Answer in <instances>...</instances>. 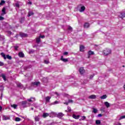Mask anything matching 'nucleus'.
Returning <instances> with one entry per match:
<instances>
[{"label":"nucleus","mask_w":125,"mask_h":125,"mask_svg":"<svg viewBox=\"0 0 125 125\" xmlns=\"http://www.w3.org/2000/svg\"><path fill=\"white\" fill-rule=\"evenodd\" d=\"M31 110H34V108H31Z\"/></svg>","instance_id":"nucleus-60"},{"label":"nucleus","mask_w":125,"mask_h":125,"mask_svg":"<svg viewBox=\"0 0 125 125\" xmlns=\"http://www.w3.org/2000/svg\"><path fill=\"white\" fill-rule=\"evenodd\" d=\"M63 55H68V52H64L63 53Z\"/></svg>","instance_id":"nucleus-48"},{"label":"nucleus","mask_w":125,"mask_h":125,"mask_svg":"<svg viewBox=\"0 0 125 125\" xmlns=\"http://www.w3.org/2000/svg\"><path fill=\"white\" fill-rule=\"evenodd\" d=\"M44 62L45 64H48V63H49L48 61H47L46 60H44Z\"/></svg>","instance_id":"nucleus-46"},{"label":"nucleus","mask_w":125,"mask_h":125,"mask_svg":"<svg viewBox=\"0 0 125 125\" xmlns=\"http://www.w3.org/2000/svg\"><path fill=\"white\" fill-rule=\"evenodd\" d=\"M9 118L5 116H3V120H4V121H6L7 120H9Z\"/></svg>","instance_id":"nucleus-30"},{"label":"nucleus","mask_w":125,"mask_h":125,"mask_svg":"<svg viewBox=\"0 0 125 125\" xmlns=\"http://www.w3.org/2000/svg\"><path fill=\"white\" fill-rule=\"evenodd\" d=\"M1 110H2V106H0V111H1Z\"/></svg>","instance_id":"nucleus-54"},{"label":"nucleus","mask_w":125,"mask_h":125,"mask_svg":"<svg viewBox=\"0 0 125 125\" xmlns=\"http://www.w3.org/2000/svg\"><path fill=\"white\" fill-rule=\"evenodd\" d=\"M123 119H125V115H124V116H122L120 117L119 120H123Z\"/></svg>","instance_id":"nucleus-37"},{"label":"nucleus","mask_w":125,"mask_h":125,"mask_svg":"<svg viewBox=\"0 0 125 125\" xmlns=\"http://www.w3.org/2000/svg\"><path fill=\"white\" fill-rule=\"evenodd\" d=\"M98 117H102V114H98Z\"/></svg>","instance_id":"nucleus-51"},{"label":"nucleus","mask_w":125,"mask_h":125,"mask_svg":"<svg viewBox=\"0 0 125 125\" xmlns=\"http://www.w3.org/2000/svg\"><path fill=\"white\" fill-rule=\"evenodd\" d=\"M39 37L41 38H42V39H44V35H43V36H40Z\"/></svg>","instance_id":"nucleus-47"},{"label":"nucleus","mask_w":125,"mask_h":125,"mask_svg":"<svg viewBox=\"0 0 125 125\" xmlns=\"http://www.w3.org/2000/svg\"><path fill=\"white\" fill-rule=\"evenodd\" d=\"M6 14V12H5V7H3L2 9V14H1V15H4Z\"/></svg>","instance_id":"nucleus-13"},{"label":"nucleus","mask_w":125,"mask_h":125,"mask_svg":"<svg viewBox=\"0 0 125 125\" xmlns=\"http://www.w3.org/2000/svg\"><path fill=\"white\" fill-rule=\"evenodd\" d=\"M34 51H30V53H34Z\"/></svg>","instance_id":"nucleus-55"},{"label":"nucleus","mask_w":125,"mask_h":125,"mask_svg":"<svg viewBox=\"0 0 125 125\" xmlns=\"http://www.w3.org/2000/svg\"><path fill=\"white\" fill-rule=\"evenodd\" d=\"M32 99H34L33 97H31L30 99H27V101L29 102H32L33 101H32Z\"/></svg>","instance_id":"nucleus-36"},{"label":"nucleus","mask_w":125,"mask_h":125,"mask_svg":"<svg viewBox=\"0 0 125 125\" xmlns=\"http://www.w3.org/2000/svg\"><path fill=\"white\" fill-rule=\"evenodd\" d=\"M4 19V18L3 17L0 16V21L3 20Z\"/></svg>","instance_id":"nucleus-45"},{"label":"nucleus","mask_w":125,"mask_h":125,"mask_svg":"<svg viewBox=\"0 0 125 125\" xmlns=\"http://www.w3.org/2000/svg\"><path fill=\"white\" fill-rule=\"evenodd\" d=\"M57 117L59 119H61V118H62V117H64V114H63V113L62 112L58 113L57 114Z\"/></svg>","instance_id":"nucleus-6"},{"label":"nucleus","mask_w":125,"mask_h":125,"mask_svg":"<svg viewBox=\"0 0 125 125\" xmlns=\"http://www.w3.org/2000/svg\"><path fill=\"white\" fill-rule=\"evenodd\" d=\"M0 55L3 58L4 60H6V58L7 59H9V60H11V59H12V57L9 55H6V56H5V54H4V53H1Z\"/></svg>","instance_id":"nucleus-2"},{"label":"nucleus","mask_w":125,"mask_h":125,"mask_svg":"<svg viewBox=\"0 0 125 125\" xmlns=\"http://www.w3.org/2000/svg\"><path fill=\"white\" fill-rule=\"evenodd\" d=\"M20 36H21V38H25L26 37H28V35H27V34L24 33L23 32H20Z\"/></svg>","instance_id":"nucleus-5"},{"label":"nucleus","mask_w":125,"mask_h":125,"mask_svg":"<svg viewBox=\"0 0 125 125\" xmlns=\"http://www.w3.org/2000/svg\"><path fill=\"white\" fill-rule=\"evenodd\" d=\"M80 51H81V52L84 51V46L83 45H80Z\"/></svg>","instance_id":"nucleus-9"},{"label":"nucleus","mask_w":125,"mask_h":125,"mask_svg":"<svg viewBox=\"0 0 125 125\" xmlns=\"http://www.w3.org/2000/svg\"><path fill=\"white\" fill-rule=\"evenodd\" d=\"M28 4L31 5L32 4V2L29 1V2H28Z\"/></svg>","instance_id":"nucleus-53"},{"label":"nucleus","mask_w":125,"mask_h":125,"mask_svg":"<svg viewBox=\"0 0 125 125\" xmlns=\"http://www.w3.org/2000/svg\"><path fill=\"white\" fill-rule=\"evenodd\" d=\"M39 84H41V82H32L31 83L32 86H34V85H36V86H38Z\"/></svg>","instance_id":"nucleus-3"},{"label":"nucleus","mask_w":125,"mask_h":125,"mask_svg":"<svg viewBox=\"0 0 125 125\" xmlns=\"http://www.w3.org/2000/svg\"><path fill=\"white\" fill-rule=\"evenodd\" d=\"M35 122H40V116H35Z\"/></svg>","instance_id":"nucleus-21"},{"label":"nucleus","mask_w":125,"mask_h":125,"mask_svg":"<svg viewBox=\"0 0 125 125\" xmlns=\"http://www.w3.org/2000/svg\"><path fill=\"white\" fill-rule=\"evenodd\" d=\"M56 94H58L57 93H56Z\"/></svg>","instance_id":"nucleus-61"},{"label":"nucleus","mask_w":125,"mask_h":125,"mask_svg":"<svg viewBox=\"0 0 125 125\" xmlns=\"http://www.w3.org/2000/svg\"><path fill=\"white\" fill-rule=\"evenodd\" d=\"M120 18L124 19L125 18V13H121L120 15H119Z\"/></svg>","instance_id":"nucleus-7"},{"label":"nucleus","mask_w":125,"mask_h":125,"mask_svg":"<svg viewBox=\"0 0 125 125\" xmlns=\"http://www.w3.org/2000/svg\"><path fill=\"white\" fill-rule=\"evenodd\" d=\"M93 77H94V74L91 75L90 76L89 79H90V80H91V79H93Z\"/></svg>","instance_id":"nucleus-43"},{"label":"nucleus","mask_w":125,"mask_h":125,"mask_svg":"<svg viewBox=\"0 0 125 125\" xmlns=\"http://www.w3.org/2000/svg\"><path fill=\"white\" fill-rule=\"evenodd\" d=\"M15 6L16 7H18V8H19V7H20V4H19V3H16Z\"/></svg>","instance_id":"nucleus-32"},{"label":"nucleus","mask_w":125,"mask_h":125,"mask_svg":"<svg viewBox=\"0 0 125 125\" xmlns=\"http://www.w3.org/2000/svg\"><path fill=\"white\" fill-rule=\"evenodd\" d=\"M84 28H85V29L89 28V23L88 22H85L84 24Z\"/></svg>","instance_id":"nucleus-14"},{"label":"nucleus","mask_w":125,"mask_h":125,"mask_svg":"<svg viewBox=\"0 0 125 125\" xmlns=\"http://www.w3.org/2000/svg\"><path fill=\"white\" fill-rule=\"evenodd\" d=\"M104 105L107 108H109V107H110V104L108 103V102H105Z\"/></svg>","instance_id":"nucleus-18"},{"label":"nucleus","mask_w":125,"mask_h":125,"mask_svg":"<svg viewBox=\"0 0 125 125\" xmlns=\"http://www.w3.org/2000/svg\"><path fill=\"white\" fill-rule=\"evenodd\" d=\"M93 112L94 114H96V113H97V109L96 108H93Z\"/></svg>","instance_id":"nucleus-35"},{"label":"nucleus","mask_w":125,"mask_h":125,"mask_svg":"<svg viewBox=\"0 0 125 125\" xmlns=\"http://www.w3.org/2000/svg\"><path fill=\"white\" fill-rule=\"evenodd\" d=\"M107 98V95H104L101 96V99H106Z\"/></svg>","instance_id":"nucleus-23"},{"label":"nucleus","mask_w":125,"mask_h":125,"mask_svg":"<svg viewBox=\"0 0 125 125\" xmlns=\"http://www.w3.org/2000/svg\"><path fill=\"white\" fill-rule=\"evenodd\" d=\"M4 3H5V1L2 0L0 2V5H2V4H4Z\"/></svg>","instance_id":"nucleus-31"},{"label":"nucleus","mask_w":125,"mask_h":125,"mask_svg":"<svg viewBox=\"0 0 125 125\" xmlns=\"http://www.w3.org/2000/svg\"><path fill=\"white\" fill-rule=\"evenodd\" d=\"M124 89H125V84L124 85Z\"/></svg>","instance_id":"nucleus-57"},{"label":"nucleus","mask_w":125,"mask_h":125,"mask_svg":"<svg viewBox=\"0 0 125 125\" xmlns=\"http://www.w3.org/2000/svg\"><path fill=\"white\" fill-rule=\"evenodd\" d=\"M1 77L2 78L3 80H4V81H6V77H5V75L4 74H2Z\"/></svg>","instance_id":"nucleus-26"},{"label":"nucleus","mask_w":125,"mask_h":125,"mask_svg":"<svg viewBox=\"0 0 125 125\" xmlns=\"http://www.w3.org/2000/svg\"><path fill=\"white\" fill-rule=\"evenodd\" d=\"M19 56L21 58H23V57L25 56V55H24V53L22 52H20L19 53Z\"/></svg>","instance_id":"nucleus-8"},{"label":"nucleus","mask_w":125,"mask_h":125,"mask_svg":"<svg viewBox=\"0 0 125 125\" xmlns=\"http://www.w3.org/2000/svg\"><path fill=\"white\" fill-rule=\"evenodd\" d=\"M34 12H32V11H29L28 13V17H30V16H32L33 15H34Z\"/></svg>","instance_id":"nucleus-16"},{"label":"nucleus","mask_w":125,"mask_h":125,"mask_svg":"<svg viewBox=\"0 0 125 125\" xmlns=\"http://www.w3.org/2000/svg\"><path fill=\"white\" fill-rule=\"evenodd\" d=\"M51 99V97L49 96H47L45 97V100L46 103L49 102V101Z\"/></svg>","instance_id":"nucleus-15"},{"label":"nucleus","mask_w":125,"mask_h":125,"mask_svg":"<svg viewBox=\"0 0 125 125\" xmlns=\"http://www.w3.org/2000/svg\"><path fill=\"white\" fill-rule=\"evenodd\" d=\"M21 104L22 105H26V104H27V101H24L21 102Z\"/></svg>","instance_id":"nucleus-33"},{"label":"nucleus","mask_w":125,"mask_h":125,"mask_svg":"<svg viewBox=\"0 0 125 125\" xmlns=\"http://www.w3.org/2000/svg\"><path fill=\"white\" fill-rule=\"evenodd\" d=\"M64 104H65V105H68L69 104V103L68 102H65V103H64Z\"/></svg>","instance_id":"nucleus-52"},{"label":"nucleus","mask_w":125,"mask_h":125,"mask_svg":"<svg viewBox=\"0 0 125 125\" xmlns=\"http://www.w3.org/2000/svg\"><path fill=\"white\" fill-rule=\"evenodd\" d=\"M49 116V114L48 113H44L42 115V117L45 118H46V117H48Z\"/></svg>","instance_id":"nucleus-19"},{"label":"nucleus","mask_w":125,"mask_h":125,"mask_svg":"<svg viewBox=\"0 0 125 125\" xmlns=\"http://www.w3.org/2000/svg\"><path fill=\"white\" fill-rule=\"evenodd\" d=\"M67 109H68V112H71V107H70L68 106Z\"/></svg>","instance_id":"nucleus-44"},{"label":"nucleus","mask_w":125,"mask_h":125,"mask_svg":"<svg viewBox=\"0 0 125 125\" xmlns=\"http://www.w3.org/2000/svg\"><path fill=\"white\" fill-rule=\"evenodd\" d=\"M4 65V63L3 62L0 61V67H1Z\"/></svg>","instance_id":"nucleus-39"},{"label":"nucleus","mask_w":125,"mask_h":125,"mask_svg":"<svg viewBox=\"0 0 125 125\" xmlns=\"http://www.w3.org/2000/svg\"><path fill=\"white\" fill-rule=\"evenodd\" d=\"M86 119V117L85 116H83L82 117V120L83 121V120H85Z\"/></svg>","instance_id":"nucleus-50"},{"label":"nucleus","mask_w":125,"mask_h":125,"mask_svg":"<svg viewBox=\"0 0 125 125\" xmlns=\"http://www.w3.org/2000/svg\"><path fill=\"white\" fill-rule=\"evenodd\" d=\"M68 103H73L74 102V101L73 100H68Z\"/></svg>","instance_id":"nucleus-40"},{"label":"nucleus","mask_w":125,"mask_h":125,"mask_svg":"<svg viewBox=\"0 0 125 125\" xmlns=\"http://www.w3.org/2000/svg\"><path fill=\"white\" fill-rule=\"evenodd\" d=\"M94 52L92 51L91 50H89L88 52V55H94Z\"/></svg>","instance_id":"nucleus-17"},{"label":"nucleus","mask_w":125,"mask_h":125,"mask_svg":"<svg viewBox=\"0 0 125 125\" xmlns=\"http://www.w3.org/2000/svg\"><path fill=\"white\" fill-rule=\"evenodd\" d=\"M53 104H58V101H55L54 103H53Z\"/></svg>","instance_id":"nucleus-49"},{"label":"nucleus","mask_w":125,"mask_h":125,"mask_svg":"<svg viewBox=\"0 0 125 125\" xmlns=\"http://www.w3.org/2000/svg\"><path fill=\"white\" fill-rule=\"evenodd\" d=\"M68 29L69 31H72L73 30V28H72V27H71V26H69L68 28Z\"/></svg>","instance_id":"nucleus-41"},{"label":"nucleus","mask_w":125,"mask_h":125,"mask_svg":"<svg viewBox=\"0 0 125 125\" xmlns=\"http://www.w3.org/2000/svg\"><path fill=\"white\" fill-rule=\"evenodd\" d=\"M18 47H19L18 46H15L14 48L15 50H18Z\"/></svg>","instance_id":"nucleus-42"},{"label":"nucleus","mask_w":125,"mask_h":125,"mask_svg":"<svg viewBox=\"0 0 125 125\" xmlns=\"http://www.w3.org/2000/svg\"><path fill=\"white\" fill-rule=\"evenodd\" d=\"M84 10H85V7L84 6H82L79 10V11L80 12H83Z\"/></svg>","instance_id":"nucleus-10"},{"label":"nucleus","mask_w":125,"mask_h":125,"mask_svg":"<svg viewBox=\"0 0 125 125\" xmlns=\"http://www.w3.org/2000/svg\"><path fill=\"white\" fill-rule=\"evenodd\" d=\"M73 118H74V119H76V120H78V119H79V118H80V115H76L75 114H73L72 115Z\"/></svg>","instance_id":"nucleus-20"},{"label":"nucleus","mask_w":125,"mask_h":125,"mask_svg":"<svg viewBox=\"0 0 125 125\" xmlns=\"http://www.w3.org/2000/svg\"><path fill=\"white\" fill-rule=\"evenodd\" d=\"M61 61H63V62H68V59H64L63 56H61Z\"/></svg>","instance_id":"nucleus-11"},{"label":"nucleus","mask_w":125,"mask_h":125,"mask_svg":"<svg viewBox=\"0 0 125 125\" xmlns=\"http://www.w3.org/2000/svg\"><path fill=\"white\" fill-rule=\"evenodd\" d=\"M24 21H25V18H21L20 19V23H22L23 22H24Z\"/></svg>","instance_id":"nucleus-22"},{"label":"nucleus","mask_w":125,"mask_h":125,"mask_svg":"<svg viewBox=\"0 0 125 125\" xmlns=\"http://www.w3.org/2000/svg\"><path fill=\"white\" fill-rule=\"evenodd\" d=\"M87 58H90V55H88Z\"/></svg>","instance_id":"nucleus-56"},{"label":"nucleus","mask_w":125,"mask_h":125,"mask_svg":"<svg viewBox=\"0 0 125 125\" xmlns=\"http://www.w3.org/2000/svg\"><path fill=\"white\" fill-rule=\"evenodd\" d=\"M11 107L14 108V109H16V108H17V105L15 104H13V105H11Z\"/></svg>","instance_id":"nucleus-29"},{"label":"nucleus","mask_w":125,"mask_h":125,"mask_svg":"<svg viewBox=\"0 0 125 125\" xmlns=\"http://www.w3.org/2000/svg\"><path fill=\"white\" fill-rule=\"evenodd\" d=\"M43 82L44 83H48V79H47V78H43Z\"/></svg>","instance_id":"nucleus-24"},{"label":"nucleus","mask_w":125,"mask_h":125,"mask_svg":"<svg viewBox=\"0 0 125 125\" xmlns=\"http://www.w3.org/2000/svg\"><path fill=\"white\" fill-rule=\"evenodd\" d=\"M101 124V121L100 120L96 121V125H100Z\"/></svg>","instance_id":"nucleus-28"},{"label":"nucleus","mask_w":125,"mask_h":125,"mask_svg":"<svg viewBox=\"0 0 125 125\" xmlns=\"http://www.w3.org/2000/svg\"><path fill=\"white\" fill-rule=\"evenodd\" d=\"M36 42L37 43H39V42H41V38L40 37L36 39Z\"/></svg>","instance_id":"nucleus-25"},{"label":"nucleus","mask_w":125,"mask_h":125,"mask_svg":"<svg viewBox=\"0 0 125 125\" xmlns=\"http://www.w3.org/2000/svg\"><path fill=\"white\" fill-rule=\"evenodd\" d=\"M7 33L8 35H10V36L12 34V32L10 31H7Z\"/></svg>","instance_id":"nucleus-38"},{"label":"nucleus","mask_w":125,"mask_h":125,"mask_svg":"<svg viewBox=\"0 0 125 125\" xmlns=\"http://www.w3.org/2000/svg\"><path fill=\"white\" fill-rule=\"evenodd\" d=\"M88 98L89 99H95V98H96V95H91L89 96Z\"/></svg>","instance_id":"nucleus-12"},{"label":"nucleus","mask_w":125,"mask_h":125,"mask_svg":"<svg viewBox=\"0 0 125 125\" xmlns=\"http://www.w3.org/2000/svg\"><path fill=\"white\" fill-rule=\"evenodd\" d=\"M18 87H21L22 86V85L21 83H19L17 84Z\"/></svg>","instance_id":"nucleus-34"},{"label":"nucleus","mask_w":125,"mask_h":125,"mask_svg":"<svg viewBox=\"0 0 125 125\" xmlns=\"http://www.w3.org/2000/svg\"><path fill=\"white\" fill-rule=\"evenodd\" d=\"M20 121H21V119H20V118L19 117H16L15 118V121L16 122H20Z\"/></svg>","instance_id":"nucleus-27"},{"label":"nucleus","mask_w":125,"mask_h":125,"mask_svg":"<svg viewBox=\"0 0 125 125\" xmlns=\"http://www.w3.org/2000/svg\"><path fill=\"white\" fill-rule=\"evenodd\" d=\"M111 52L112 51L111 49L105 48L103 51V55H104V56H107V55H109V54H111Z\"/></svg>","instance_id":"nucleus-1"},{"label":"nucleus","mask_w":125,"mask_h":125,"mask_svg":"<svg viewBox=\"0 0 125 125\" xmlns=\"http://www.w3.org/2000/svg\"><path fill=\"white\" fill-rule=\"evenodd\" d=\"M122 67H123V68H125V65H123Z\"/></svg>","instance_id":"nucleus-59"},{"label":"nucleus","mask_w":125,"mask_h":125,"mask_svg":"<svg viewBox=\"0 0 125 125\" xmlns=\"http://www.w3.org/2000/svg\"><path fill=\"white\" fill-rule=\"evenodd\" d=\"M95 46H97H97H98V45L95 44Z\"/></svg>","instance_id":"nucleus-58"},{"label":"nucleus","mask_w":125,"mask_h":125,"mask_svg":"<svg viewBox=\"0 0 125 125\" xmlns=\"http://www.w3.org/2000/svg\"><path fill=\"white\" fill-rule=\"evenodd\" d=\"M85 72V70L83 69V67H80L79 69V72L80 73L81 75H83Z\"/></svg>","instance_id":"nucleus-4"}]
</instances>
